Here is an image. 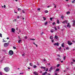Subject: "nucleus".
<instances>
[{
  "label": "nucleus",
  "instance_id": "55",
  "mask_svg": "<svg viewBox=\"0 0 75 75\" xmlns=\"http://www.w3.org/2000/svg\"><path fill=\"white\" fill-rule=\"evenodd\" d=\"M67 6L68 7H69V5H67Z\"/></svg>",
  "mask_w": 75,
  "mask_h": 75
},
{
  "label": "nucleus",
  "instance_id": "34",
  "mask_svg": "<svg viewBox=\"0 0 75 75\" xmlns=\"http://www.w3.org/2000/svg\"><path fill=\"white\" fill-rule=\"evenodd\" d=\"M52 18H50V21H52Z\"/></svg>",
  "mask_w": 75,
  "mask_h": 75
},
{
  "label": "nucleus",
  "instance_id": "25",
  "mask_svg": "<svg viewBox=\"0 0 75 75\" xmlns=\"http://www.w3.org/2000/svg\"><path fill=\"white\" fill-rule=\"evenodd\" d=\"M29 65L30 66H33V64L31 63H30L29 64Z\"/></svg>",
  "mask_w": 75,
  "mask_h": 75
},
{
  "label": "nucleus",
  "instance_id": "54",
  "mask_svg": "<svg viewBox=\"0 0 75 75\" xmlns=\"http://www.w3.org/2000/svg\"><path fill=\"white\" fill-rule=\"evenodd\" d=\"M15 10H14V13H17V12H15Z\"/></svg>",
  "mask_w": 75,
  "mask_h": 75
},
{
  "label": "nucleus",
  "instance_id": "18",
  "mask_svg": "<svg viewBox=\"0 0 75 75\" xmlns=\"http://www.w3.org/2000/svg\"><path fill=\"white\" fill-rule=\"evenodd\" d=\"M45 13H48V11L46 10L45 11Z\"/></svg>",
  "mask_w": 75,
  "mask_h": 75
},
{
  "label": "nucleus",
  "instance_id": "21",
  "mask_svg": "<svg viewBox=\"0 0 75 75\" xmlns=\"http://www.w3.org/2000/svg\"><path fill=\"white\" fill-rule=\"evenodd\" d=\"M33 68H37V66L34 65L33 66Z\"/></svg>",
  "mask_w": 75,
  "mask_h": 75
},
{
  "label": "nucleus",
  "instance_id": "44",
  "mask_svg": "<svg viewBox=\"0 0 75 75\" xmlns=\"http://www.w3.org/2000/svg\"><path fill=\"white\" fill-rule=\"evenodd\" d=\"M54 28L55 29V30H57V28H56V27H55Z\"/></svg>",
  "mask_w": 75,
  "mask_h": 75
},
{
  "label": "nucleus",
  "instance_id": "42",
  "mask_svg": "<svg viewBox=\"0 0 75 75\" xmlns=\"http://www.w3.org/2000/svg\"><path fill=\"white\" fill-rule=\"evenodd\" d=\"M65 21H64L63 22H62V23L63 24H65Z\"/></svg>",
  "mask_w": 75,
  "mask_h": 75
},
{
  "label": "nucleus",
  "instance_id": "20",
  "mask_svg": "<svg viewBox=\"0 0 75 75\" xmlns=\"http://www.w3.org/2000/svg\"><path fill=\"white\" fill-rule=\"evenodd\" d=\"M65 23H66V24H67V23H68V21L65 20Z\"/></svg>",
  "mask_w": 75,
  "mask_h": 75
},
{
  "label": "nucleus",
  "instance_id": "16",
  "mask_svg": "<svg viewBox=\"0 0 75 75\" xmlns=\"http://www.w3.org/2000/svg\"><path fill=\"white\" fill-rule=\"evenodd\" d=\"M54 38H55L56 39H58V36H57L55 35V36Z\"/></svg>",
  "mask_w": 75,
  "mask_h": 75
},
{
  "label": "nucleus",
  "instance_id": "50",
  "mask_svg": "<svg viewBox=\"0 0 75 75\" xmlns=\"http://www.w3.org/2000/svg\"><path fill=\"white\" fill-rule=\"evenodd\" d=\"M52 42H54V41L53 40H52Z\"/></svg>",
  "mask_w": 75,
  "mask_h": 75
},
{
  "label": "nucleus",
  "instance_id": "45",
  "mask_svg": "<svg viewBox=\"0 0 75 75\" xmlns=\"http://www.w3.org/2000/svg\"><path fill=\"white\" fill-rule=\"evenodd\" d=\"M13 47V48H14V49H16V47Z\"/></svg>",
  "mask_w": 75,
  "mask_h": 75
},
{
  "label": "nucleus",
  "instance_id": "28",
  "mask_svg": "<svg viewBox=\"0 0 75 75\" xmlns=\"http://www.w3.org/2000/svg\"><path fill=\"white\" fill-rule=\"evenodd\" d=\"M50 70H52V67H51L50 68Z\"/></svg>",
  "mask_w": 75,
  "mask_h": 75
},
{
  "label": "nucleus",
  "instance_id": "46",
  "mask_svg": "<svg viewBox=\"0 0 75 75\" xmlns=\"http://www.w3.org/2000/svg\"><path fill=\"white\" fill-rule=\"evenodd\" d=\"M6 5H4V8H6Z\"/></svg>",
  "mask_w": 75,
  "mask_h": 75
},
{
  "label": "nucleus",
  "instance_id": "37",
  "mask_svg": "<svg viewBox=\"0 0 75 75\" xmlns=\"http://www.w3.org/2000/svg\"><path fill=\"white\" fill-rule=\"evenodd\" d=\"M60 65H59V64H58L57 65V67H59Z\"/></svg>",
  "mask_w": 75,
  "mask_h": 75
},
{
  "label": "nucleus",
  "instance_id": "13",
  "mask_svg": "<svg viewBox=\"0 0 75 75\" xmlns=\"http://www.w3.org/2000/svg\"><path fill=\"white\" fill-rule=\"evenodd\" d=\"M50 39H51V40H52V39H53V38H54L53 37H52V36H51L50 37Z\"/></svg>",
  "mask_w": 75,
  "mask_h": 75
},
{
  "label": "nucleus",
  "instance_id": "9",
  "mask_svg": "<svg viewBox=\"0 0 75 75\" xmlns=\"http://www.w3.org/2000/svg\"><path fill=\"white\" fill-rule=\"evenodd\" d=\"M33 74H35V75H38V74L36 71L33 72Z\"/></svg>",
  "mask_w": 75,
  "mask_h": 75
},
{
  "label": "nucleus",
  "instance_id": "12",
  "mask_svg": "<svg viewBox=\"0 0 75 75\" xmlns=\"http://www.w3.org/2000/svg\"><path fill=\"white\" fill-rule=\"evenodd\" d=\"M47 73V72L46 71L45 72V73H43L42 74V75H45V74H46Z\"/></svg>",
  "mask_w": 75,
  "mask_h": 75
},
{
  "label": "nucleus",
  "instance_id": "33",
  "mask_svg": "<svg viewBox=\"0 0 75 75\" xmlns=\"http://www.w3.org/2000/svg\"><path fill=\"white\" fill-rule=\"evenodd\" d=\"M75 0H74L73 1H72V3H75Z\"/></svg>",
  "mask_w": 75,
  "mask_h": 75
},
{
  "label": "nucleus",
  "instance_id": "51",
  "mask_svg": "<svg viewBox=\"0 0 75 75\" xmlns=\"http://www.w3.org/2000/svg\"><path fill=\"white\" fill-rule=\"evenodd\" d=\"M24 54H22V56H23V57H24Z\"/></svg>",
  "mask_w": 75,
  "mask_h": 75
},
{
  "label": "nucleus",
  "instance_id": "60",
  "mask_svg": "<svg viewBox=\"0 0 75 75\" xmlns=\"http://www.w3.org/2000/svg\"><path fill=\"white\" fill-rule=\"evenodd\" d=\"M57 28H58V29H59V26H58L57 27Z\"/></svg>",
  "mask_w": 75,
  "mask_h": 75
},
{
  "label": "nucleus",
  "instance_id": "17",
  "mask_svg": "<svg viewBox=\"0 0 75 75\" xmlns=\"http://www.w3.org/2000/svg\"><path fill=\"white\" fill-rule=\"evenodd\" d=\"M61 48H62V47H59L58 49L59 50V51H61Z\"/></svg>",
  "mask_w": 75,
  "mask_h": 75
},
{
  "label": "nucleus",
  "instance_id": "38",
  "mask_svg": "<svg viewBox=\"0 0 75 75\" xmlns=\"http://www.w3.org/2000/svg\"><path fill=\"white\" fill-rule=\"evenodd\" d=\"M55 22H54L52 23V25H55Z\"/></svg>",
  "mask_w": 75,
  "mask_h": 75
},
{
  "label": "nucleus",
  "instance_id": "2",
  "mask_svg": "<svg viewBox=\"0 0 75 75\" xmlns=\"http://www.w3.org/2000/svg\"><path fill=\"white\" fill-rule=\"evenodd\" d=\"M9 45V42L5 43L4 44V47H7Z\"/></svg>",
  "mask_w": 75,
  "mask_h": 75
},
{
  "label": "nucleus",
  "instance_id": "57",
  "mask_svg": "<svg viewBox=\"0 0 75 75\" xmlns=\"http://www.w3.org/2000/svg\"><path fill=\"white\" fill-rule=\"evenodd\" d=\"M19 33H21V30H19Z\"/></svg>",
  "mask_w": 75,
  "mask_h": 75
},
{
  "label": "nucleus",
  "instance_id": "52",
  "mask_svg": "<svg viewBox=\"0 0 75 75\" xmlns=\"http://www.w3.org/2000/svg\"><path fill=\"white\" fill-rule=\"evenodd\" d=\"M73 62H75V60L74 59H73Z\"/></svg>",
  "mask_w": 75,
  "mask_h": 75
},
{
  "label": "nucleus",
  "instance_id": "23",
  "mask_svg": "<svg viewBox=\"0 0 75 75\" xmlns=\"http://www.w3.org/2000/svg\"><path fill=\"white\" fill-rule=\"evenodd\" d=\"M48 24V22H46L45 23V25H47Z\"/></svg>",
  "mask_w": 75,
  "mask_h": 75
},
{
  "label": "nucleus",
  "instance_id": "32",
  "mask_svg": "<svg viewBox=\"0 0 75 75\" xmlns=\"http://www.w3.org/2000/svg\"><path fill=\"white\" fill-rule=\"evenodd\" d=\"M15 21H16V22L17 21V20L16 19H14V20H13V22H15Z\"/></svg>",
  "mask_w": 75,
  "mask_h": 75
},
{
  "label": "nucleus",
  "instance_id": "26",
  "mask_svg": "<svg viewBox=\"0 0 75 75\" xmlns=\"http://www.w3.org/2000/svg\"><path fill=\"white\" fill-rule=\"evenodd\" d=\"M67 14H70V12L69 11H68L67 12Z\"/></svg>",
  "mask_w": 75,
  "mask_h": 75
},
{
  "label": "nucleus",
  "instance_id": "47",
  "mask_svg": "<svg viewBox=\"0 0 75 75\" xmlns=\"http://www.w3.org/2000/svg\"><path fill=\"white\" fill-rule=\"evenodd\" d=\"M38 11H40V8H38Z\"/></svg>",
  "mask_w": 75,
  "mask_h": 75
},
{
  "label": "nucleus",
  "instance_id": "62",
  "mask_svg": "<svg viewBox=\"0 0 75 75\" xmlns=\"http://www.w3.org/2000/svg\"><path fill=\"white\" fill-rule=\"evenodd\" d=\"M46 71H48V68L46 70Z\"/></svg>",
  "mask_w": 75,
  "mask_h": 75
},
{
  "label": "nucleus",
  "instance_id": "59",
  "mask_svg": "<svg viewBox=\"0 0 75 75\" xmlns=\"http://www.w3.org/2000/svg\"><path fill=\"white\" fill-rule=\"evenodd\" d=\"M46 60L45 59H44V61L45 62V61H46Z\"/></svg>",
  "mask_w": 75,
  "mask_h": 75
},
{
  "label": "nucleus",
  "instance_id": "19",
  "mask_svg": "<svg viewBox=\"0 0 75 75\" xmlns=\"http://www.w3.org/2000/svg\"><path fill=\"white\" fill-rule=\"evenodd\" d=\"M39 73H42V71L41 70H40L39 71Z\"/></svg>",
  "mask_w": 75,
  "mask_h": 75
},
{
  "label": "nucleus",
  "instance_id": "10",
  "mask_svg": "<svg viewBox=\"0 0 75 75\" xmlns=\"http://www.w3.org/2000/svg\"><path fill=\"white\" fill-rule=\"evenodd\" d=\"M40 68L42 69H46V67H42V66L40 67Z\"/></svg>",
  "mask_w": 75,
  "mask_h": 75
},
{
  "label": "nucleus",
  "instance_id": "64",
  "mask_svg": "<svg viewBox=\"0 0 75 75\" xmlns=\"http://www.w3.org/2000/svg\"><path fill=\"white\" fill-rule=\"evenodd\" d=\"M47 75H51V74H50V73L48 74H47Z\"/></svg>",
  "mask_w": 75,
  "mask_h": 75
},
{
  "label": "nucleus",
  "instance_id": "1",
  "mask_svg": "<svg viewBox=\"0 0 75 75\" xmlns=\"http://www.w3.org/2000/svg\"><path fill=\"white\" fill-rule=\"evenodd\" d=\"M4 70L5 72H8L10 71V68L8 67H6L4 68Z\"/></svg>",
  "mask_w": 75,
  "mask_h": 75
},
{
  "label": "nucleus",
  "instance_id": "24",
  "mask_svg": "<svg viewBox=\"0 0 75 75\" xmlns=\"http://www.w3.org/2000/svg\"><path fill=\"white\" fill-rule=\"evenodd\" d=\"M33 44H34V45H36V47H38V46L37 44H35V43H33Z\"/></svg>",
  "mask_w": 75,
  "mask_h": 75
},
{
  "label": "nucleus",
  "instance_id": "36",
  "mask_svg": "<svg viewBox=\"0 0 75 75\" xmlns=\"http://www.w3.org/2000/svg\"><path fill=\"white\" fill-rule=\"evenodd\" d=\"M44 33V32H42V33L40 34V35H42V34H43Z\"/></svg>",
  "mask_w": 75,
  "mask_h": 75
},
{
  "label": "nucleus",
  "instance_id": "30",
  "mask_svg": "<svg viewBox=\"0 0 75 75\" xmlns=\"http://www.w3.org/2000/svg\"><path fill=\"white\" fill-rule=\"evenodd\" d=\"M18 11H21V9H20V8H18Z\"/></svg>",
  "mask_w": 75,
  "mask_h": 75
},
{
  "label": "nucleus",
  "instance_id": "27",
  "mask_svg": "<svg viewBox=\"0 0 75 75\" xmlns=\"http://www.w3.org/2000/svg\"><path fill=\"white\" fill-rule=\"evenodd\" d=\"M30 40H33V41H34V40H35V39H32V38L30 39Z\"/></svg>",
  "mask_w": 75,
  "mask_h": 75
},
{
  "label": "nucleus",
  "instance_id": "29",
  "mask_svg": "<svg viewBox=\"0 0 75 75\" xmlns=\"http://www.w3.org/2000/svg\"><path fill=\"white\" fill-rule=\"evenodd\" d=\"M43 18L44 20H46V18H45V17H43Z\"/></svg>",
  "mask_w": 75,
  "mask_h": 75
},
{
  "label": "nucleus",
  "instance_id": "7",
  "mask_svg": "<svg viewBox=\"0 0 75 75\" xmlns=\"http://www.w3.org/2000/svg\"><path fill=\"white\" fill-rule=\"evenodd\" d=\"M70 25V23H68V24H67V27H69V28H70V27H71V25Z\"/></svg>",
  "mask_w": 75,
  "mask_h": 75
},
{
  "label": "nucleus",
  "instance_id": "43",
  "mask_svg": "<svg viewBox=\"0 0 75 75\" xmlns=\"http://www.w3.org/2000/svg\"><path fill=\"white\" fill-rule=\"evenodd\" d=\"M66 49H67V50H69V47H67L66 48Z\"/></svg>",
  "mask_w": 75,
  "mask_h": 75
},
{
  "label": "nucleus",
  "instance_id": "63",
  "mask_svg": "<svg viewBox=\"0 0 75 75\" xmlns=\"http://www.w3.org/2000/svg\"><path fill=\"white\" fill-rule=\"evenodd\" d=\"M19 18V16H17V18Z\"/></svg>",
  "mask_w": 75,
  "mask_h": 75
},
{
  "label": "nucleus",
  "instance_id": "58",
  "mask_svg": "<svg viewBox=\"0 0 75 75\" xmlns=\"http://www.w3.org/2000/svg\"><path fill=\"white\" fill-rule=\"evenodd\" d=\"M57 56H58V57H60V55H59V54L57 55Z\"/></svg>",
  "mask_w": 75,
  "mask_h": 75
},
{
  "label": "nucleus",
  "instance_id": "56",
  "mask_svg": "<svg viewBox=\"0 0 75 75\" xmlns=\"http://www.w3.org/2000/svg\"><path fill=\"white\" fill-rule=\"evenodd\" d=\"M25 39H27V36H25Z\"/></svg>",
  "mask_w": 75,
  "mask_h": 75
},
{
  "label": "nucleus",
  "instance_id": "41",
  "mask_svg": "<svg viewBox=\"0 0 75 75\" xmlns=\"http://www.w3.org/2000/svg\"><path fill=\"white\" fill-rule=\"evenodd\" d=\"M61 18L62 19H63V18H64V16H62Z\"/></svg>",
  "mask_w": 75,
  "mask_h": 75
},
{
  "label": "nucleus",
  "instance_id": "35",
  "mask_svg": "<svg viewBox=\"0 0 75 75\" xmlns=\"http://www.w3.org/2000/svg\"><path fill=\"white\" fill-rule=\"evenodd\" d=\"M0 37H2V34L1 33H0Z\"/></svg>",
  "mask_w": 75,
  "mask_h": 75
},
{
  "label": "nucleus",
  "instance_id": "8",
  "mask_svg": "<svg viewBox=\"0 0 75 75\" xmlns=\"http://www.w3.org/2000/svg\"><path fill=\"white\" fill-rule=\"evenodd\" d=\"M73 26H74L75 24V20H73Z\"/></svg>",
  "mask_w": 75,
  "mask_h": 75
},
{
  "label": "nucleus",
  "instance_id": "14",
  "mask_svg": "<svg viewBox=\"0 0 75 75\" xmlns=\"http://www.w3.org/2000/svg\"><path fill=\"white\" fill-rule=\"evenodd\" d=\"M57 24H59V20H57Z\"/></svg>",
  "mask_w": 75,
  "mask_h": 75
},
{
  "label": "nucleus",
  "instance_id": "31",
  "mask_svg": "<svg viewBox=\"0 0 75 75\" xmlns=\"http://www.w3.org/2000/svg\"><path fill=\"white\" fill-rule=\"evenodd\" d=\"M66 59V57H63V59L64 60H65V59Z\"/></svg>",
  "mask_w": 75,
  "mask_h": 75
},
{
  "label": "nucleus",
  "instance_id": "15",
  "mask_svg": "<svg viewBox=\"0 0 75 75\" xmlns=\"http://www.w3.org/2000/svg\"><path fill=\"white\" fill-rule=\"evenodd\" d=\"M64 43H62V47L63 48H64Z\"/></svg>",
  "mask_w": 75,
  "mask_h": 75
},
{
  "label": "nucleus",
  "instance_id": "61",
  "mask_svg": "<svg viewBox=\"0 0 75 75\" xmlns=\"http://www.w3.org/2000/svg\"><path fill=\"white\" fill-rule=\"evenodd\" d=\"M6 41L4 40L3 41V42H6Z\"/></svg>",
  "mask_w": 75,
  "mask_h": 75
},
{
  "label": "nucleus",
  "instance_id": "11",
  "mask_svg": "<svg viewBox=\"0 0 75 75\" xmlns=\"http://www.w3.org/2000/svg\"><path fill=\"white\" fill-rule=\"evenodd\" d=\"M59 71V69H57L56 70H55V72H58Z\"/></svg>",
  "mask_w": 75,
  "mask_h": 75
},
{
  "label": "nucleus",
  "instance_id": "39",
  "mask_svg": "<svg viewBox=\"0 0 75 75\" xmlns=\"http://www.w3.org/2000/svg\"><path fill=\"white\" fill-rule=\"evenodd\" d=\"M50 32L52 33H54V31L51 30Z\"/></svg>",
  "mask_w": 75,
  "mask_h": 75
},
{
  "label": "nucleus",
  "instance_id": "6",
  "mask_svg": "<svg viewBox=\"0 0 75 75\" xmlns=\"http://www.w3.org/2000/svg\"><path fill=\"white\" fill-rule=\"evenodd\" d=\"M54 45H57V46H58L59 45V43L58 42L53 44Z\"/></svg>",
  "mask_w": 75,
  "mask_h": 75
},
{
  "label": "nucleus",
  "instance_id": "22",
  "mask_svg": "<svg viewBox=\"0 0 75 75\" xmlns=\"http://www.w3.org/2000/svg\"><path fill=\"white\" fill-rule=\"evenodd\" d=\"M21 41V40H19L18 41V43H20V42Z\"/></svg>",
  "mask_w": 75,
  "mask_h": 75
},
{
  "label": "nucleus",
  "instance_id": "49",
  "mask_svg": "<svg viewBox=\"0 0 75 75\" xmlns=\"http://www.w3.org/2000/svg\"><path fill=\"white\" fill-rule=\"evenodd\" d=\"M47 65H51V64H50V63H49V64H47Z\"/></svg>",
  "mask_w": 75,
  "mask_h": 75
},
{
  "label": "nucleus",
  "instance_id": "4",
  "mask_svg": "<svg viewBox=\"0 0 75 75\" xmlns=\"http://www.w3.org/2000/svg\"><path fill=\"white\" fill-rule=\"evenodd\" d=\"M68 44L69 45H71L73 44L70 41H68Z\"/></svg>",
  "mask_w": 75,
  "mask_h": 75
},
{
  "label": "nucleus",
  "instance_id": "53",
  "mask_svg": "<svg viewBox=\"0 0 75 75\" xmlns=\"http://www.w3.org/2000/svg\"><path fill=\"white\" fill-rule=\"evenodd\" d=\"M55 75H59V74L57 75V73H55Z\"/></svg>",
  "mask_w": 75,
  "mask_h": 75
},
{
  "label": "nucleus",
  "instance_id": "40",
  "mask_svg": "<svg viewBox=\"0 0 75 75\" xmlns=\"http://www.w3.org/2000/svg\"><path fill=\"white\" fill-rule=\"evenodd\" d=\"M22 13H25V12H24V11L23 10H22Z\"/></svg>",
  "mask_w": 75,
  "mask_h": 75
},
{
  "label": "nucleus",
  "instance_id": "3",
  "mask_svg": "<svg viewBox=\"0 0 75 75\" xmlns=\"http://www.w3.org/2000/svg\"><path fill=\"white\" fill-rule=\"evenodd\" d=\"M9 53L10 55H13V51L10 50L9 52Z\"/></svg>",
  "mask_w": 75,
  "mask_h": 75
},
{
  "label": "nucleus",
  "instance_id": "48",
  "mask_svg": "<svg viewBox=\"0 0 75 75\" xmlns=\"http://www.w3.org/2000/svg\"><path fill=\"white\" fill-rule=\"evenodd\" d=\"M18 38L19 39H21V38H20V37L19 36H18Z\"/></svg>",
  "mask_w": 75,
  "mask_h": 75
},
{
  "label": "nucleus",
  "instance_id": "5",
  "mask_svg": "<svg viewBox=\"0 0 75 75\" xmlns=\"http://www.w3.org/2000/svg\"><path fill=\"white\" fill-rule=\"evenodd\" d=\"M11 31L12 33H15V31H16V29L14 28H12L11 29Z\"/></svg>",
  "mask_w": 75,
  "mask_h": 75
}]
</instances>
